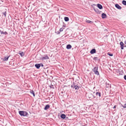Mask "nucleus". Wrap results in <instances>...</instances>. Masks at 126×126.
<instances>
[{
	"mask_svg": "<svg viewBox=\"0 0 126 126\" xmlns=\"http://www.w3.org/2000/svg\"><path fill=\"white\" fill-rule=\"evenodd\" d=\"M6 11L4 12L3 13V14L4 15V16L5 17H6Z\"/></svg>",
	"mask_w": 126,
	"mask_h": 126,
	"instance_id": "b1692460",
	"label": "nucleus"
},
{
	"mask_svg": "<svg viewBox=\"0 0 126 126\" xmlns=\"http://www.w3.org/2000/svg\"><path fill=\"white\" fill-rule=\"evenodd\" d=\"M96 95L97 96H98L99 97H100L101 96V94L100 92H96Z\"/></svg>",
	"mask_w": 126,
	"mask_h": 126,
	"instance_id": "6e6552de",
	"label": "nucleus"
},
{
	"mask_svg": "<svg viewBox=\"0 0 126 126\" xmlns=\"http://www.w3.org/2000/svg\"><path fill=\"white\" fill-rule=\"evenodd\" d=\"M50 107L49 106V105H47L45 107L44 109L45 110H47Z\"/></svg>",
	"mask_w": 126,
	"mask_h": 126,
	"instance_id": "9b49d317",
	"label": "nucleus"
},
{
	"mask_svg": "<svg viewBox=\"0 0 126 126\" xmlns=\"http://www.w3.org/2000/svg\"><path fill=\"white\" fill-rule=\"evenodd\" d=\"M94 9L96 12H97L98 11V10L97 9Z\"/></svg>",
	"mask_w": 126,
	"mask_h": 126,
	"instance_id": "bb28decb",
	"label": "nucleus"
},
{
	"mask_svg": "<svg viewBox=\"0 0 126 126\" xmlns=\"http://www.w3.org/2000/svg\"><path fill=\"white\" fill-rule=\"evenodd\" d=\"M124 43L125 44H126V41H125Z\"/></svg>",
	"mask_w": 126,
	"mask_h": 126,
	"instance_id": "2f4dec72",
	"label": "nucleus"
},
{
	"mask_svg": "<svg viewBox=\"0 0 126 126\" xmlns=\"http://www.w3.org/2000/svg\"><path fill=\"white\" fill-rule=\"evenodd\" d=\"M121 105L124 108H126V102L124 105H123L122 104H121Z\"/></svg>",
	"mask_w": 126,
	"mask_h": 126,
	"instance_id": "412c9836",
	"label": "nucleus"
},
{
	"mask_svg": "<svg viewBox=\"0 0 126 126\" xmlns=\"http://www.w3.org/2000/svg\"><path fill=\"white\" fill-rule=\"evenodd\" d=\"M122 3L124 5H126V1L124 0H123L122 2Z\"/></svg>",
	"mask_w": 126,
	"mask_h": 126,
	"instance_id": "aec40b11",
	"label": "nucleus"
},
{
	"mask_svg": "<svg viewBox=\"0 0 126 126\" xmlns=\"http://www.w3.org/2000/svg\"><path fill=\"white\" fill-rule=\"evenodd\" d=\"M61 117L63 119H65L66 117L65 115L64 114H62L61 115Z\"/></svg>",
	"mask_w": 126,
	"mask_h": 126,
	"instance_id": "2eb2a0df",
	"label": "nucleus"
},
{
	"mask_svg": "<svg viewBox=\"0 0 126 126\" xmlns=\"http://www.w3.org/2000/svg\"><path fill=\"white\" fill-rule=\"evenodd\" d=\"M49 58L48 56L46 55H45L44 57H42L43 60L48 59Z\"/></svg>",
	"mask_w": 126,
	"mask_h": 126,
	"instance_id": "1a4fd4ad",
	"label": "nucleus"
},
{
	"mask_svg": "<svg viewBox=\"0 0 126 126\" xmlns=\"http://www.w3.org/2000/svg\"><path fill=\"white\" fill-rule=\"evenodd\" d=\"M63 28H61L60 29V32H62L63 30Z\"/></svg>",
	"mask_w": 126,
	"mask_h": 126,
	"instance_id": "a878e982",
	"label": "nucleus"
},
{
	"mask_svg": "<svg viewBox=\"0 0 126 126\" xmlns=\"http://www.w3.org/2000/svg\"><path fill=\"white\" fill-rule=\"evenodd\" d=\"M30 92L31 94H32L34 96H35L34 92L33 91H31Z\"/></svg>",
	"mask_w": 126,
	"mask_h": 126,
	"instance_id": "4be33fe9",
	"label": "nucleus"
},
{
	"mask_svg": "<svg viewBox=\"0 0 126 126\" xmlns=\"http://www.w3.org/2000/svg\"><path fill=\"white\" fill-rule=\"evenodd\" d=\"M10 57V56L7 57H5L3 59V61H7L8 59Z\"/></svg>",
	"mask_w": 126,
	"mask_h": 126,
	"instance_id": "f8f14e48",
	"label": "nucleus"
},
{
	"mask_svg": "<svg viewBox=\"0 0 126 126\" xmlns=\"http://www.w3.org/2000/svg\"><path fill=\"white\" fill-rule=\"evenodd\" d=\"M75 86L74 85H72L71 86V87L73 88H74V86Z\"/></svg>",
	"mask_w": 126,
	"mask_h": 126,
	"instance_id": "cd10ccee",
	"label": "nucleus"
},
{
	"mask_svg": "<svg viewBox=\"0 0 126 126\" xmlns=\"http://www.w3.org/2000/svg\"><path fill=\"white\" fill-rule=\"evenodd\" d=\"M35 66L37 69H39L41 66V64L37 63L35 65Z\"/></svg>",
	"mask_w": 126,
	"mask_h": 126,
	"instance_id": "7ed1b4c3",
	"label": "nucleus"
},
{
	"mask_svg": "<svg viewBox=\"0 0 126 126\" xmlns=\"http://www.w3.org/2000/svg\"><path fill=\"white\" fill-rule=\"evenodd\" d=\"M106 16V15L104 13H103L102 14V18H105Z\"/></svg>",
	"mask_w": 126,
	"mask_h": 126,
	"instance_id": "ddd939ff",
	"label": "nucleus"
},
{
	"mask_svg": "<svg viewBox=\"0 0 126 126\" xmlns=\"http://www.w3.org/2000/svg\"><path fill=\"white\" fill-rule=\"evenodd\" d=\"M97 6L100 9H101L103 8L102 5L100 4H97Z\"/></svg>",
	"mask_w": 126,
	"mask_h": 126,
	"instance_id": "9d476101",
	"label": "nucleus"
},
{
	"mask_svg": "<svg viewBox=\"0 0 126 126\" xmlns=\"http://www.w3.org/2000/svg\"><path fill=\"white\" fill-rule=\"evenodd\" d=\"M120 45L121 46V48L122 49H124V44L122 42H121L120 43Z\"/></svg>",
	"mask_w": 126,
	"mask_h": 126,
	"instance_id": "f03ea898",
	"label": "nucleus"
},
{
	"mask_svg": "<svg viewBox=\"0 0 126 126\" xmlns=\"http://www.w3.org/2000/svg\"><path fill=\"white\" fill-rule=\"evenodd\" d=\"M19 113L21 116H24V111H19Z\"/></svg>",
	"mask_w": 126,
	"mask_h": 126,
	"instance_id": "20e7f679",
	"label": "nucleus"
},
{
	"mask_svg": "<svg viewBox=\"0 0 126 126\" xmlns=\"http://www.w3.org/2000/svg\"><path fill=\"white\" fill-rule=\"evenodd\" d=\"M64 20L66 21H67L69 20V18L67 17H65L64 18Z\"/></svg>",
	"mask_w": 126,
	"mask_h": 126,
	"instance_id": "f3484780",
	"label": "nucleus"
},
{
	"mask_svg": "<svg viewBox=\"0 0 126 126\" xmlns=\"http://www.w3.org/2000/svg\"><path fill=\"white\" fill-rule=\"evenodd\" d=\"M96 52V50L95 49H92L90 51V53L91 54H93L95 53Z\"/></svg>",
	"mask_w": 126,
	"mask_h": 126,
	"instance_id": "0eeeda50",
	"label": "nucleus"
},
{
	"mask_svg": "<svg viewBox=\"0 0 126 126\" xmlns=\"http://www.w3.org/2000/svg\"><path fill=\"white\" fill-rule=\"evenodd\" d=\"M124 79L126 80V75L124 76Z\"/></svg>",
	"mask_w": 126,
	"mask_h": 126,
	"instance_id": "c85d7f7f",
	"label": "nucleus"
},
{
	"mask_svg": "<svg viewBox=\"0 0 126 126\" xmlns=\"http://www.w3.org/2000/svg\"><path fill=\"white\" fill-rule=\"evenodd\" d=\"M19 54L22 57L24 56V53L23 52H21L19 51Z\"/></svg>",
	"mask_w": 126,
	"mask_h": 126,
	"instance_id": "4468645a",
	"label": "nucleus"
},
{
	"mask_svg": "<svg viewBox=\"0 0 126 126\" xmlns=\"http://www.w3.org/2000/svg\"><path fill=\"white\" fill-rule=\"evenodd\" d=\"M74 88H75V89L78 90L79 89V87L77 85H75Z\"/></svg>",
	"mask_w": 126,
	"mask_h": 126,
	"instance_id": "a211bd4d",
	"label": "nucleus"
},
{
	"mask_svg": "<svg viewBox=\"0 0 126 126\" xmlns=\"http://www.w3.org/2000/svg\"><path fill=\"white\" fill-rule=\"evenodd\" d=\"M98 68L97 67H95L92 70L95 74L97 75H99V73L97 70Z\"/></svg>",
	"mask_w": 126,
	"mask_h": 126,
	"instance_id": "f257e3e1",
	"label": "nucleus"
},
{
	"mask_svg": "<svg viewBox=\"0 0 126 126\" xmlns=\"http://www.w3.org/2000/svg\"><path fill=\"white\" fill-rule=\"evenodd\" d=\"M93 97H94V98H95V96H94V95H93Z\"/></svg>",
	"mask_w": 126,
	"mask_h": 126,
	"instance_id": "473e14b6",
	"label": "nucleus"
},
{
	"mask_svg": "<svg viewBox=\"0 0 126 126\" xmlns=\"http://www.w3.org/2000/svg\"><path fill=\"white\" fill-rule=\"evenodd\" d=\"M0 32L1 34H4L5 35H6L8 34L7 32H3V31H2L1 30H0Z\"/></svg>",
	"mask_w": 126,
	"mask_h": 126,
	"instance_id": "423d86ee",
	"label": "nucleus"
},
{
	"mask_svg": "<svg viewBox=\"0 0 126 126\" xmlns=\"http://www.w3.org/2000/svg\"><path fill=\"white\" fill-rule=\"evenodd\" d=\"M41 64V66L42 67H43L44 65H43V64Z\"/></svg>",
	"mask_w": 126,
	"mask_h": 126,
	"instance_id": "c756f323",
	"label": "nucleus"
},
{
	"mask_svg": "<svg viewBox=\"0 0 126 126\" xmlns=\"http://www.w3.org/2000/svg\"><path fill=\"white\" fill-rule=\"evenodd\" d=\"M108 54L110 56H112L113 55L112 54H110V53H108Z\"/></svg>",
	"mask_w": 126,
	"mask_h": 126,
	"instance_id": "393cba45",
	"label": "nucleus"
},
{
	"mask_svg": "<svg viewBox=\"0 0 126 126\" xmlns=\"http://www.w3.org/2000/svg\"><path fill=\"white\" fill-rule=\"evenodd\" d=\"M72 47L70 45H68L67 46L66 48L68 49L71 48Z\"/></svg>",
	"mask_w": 126,
	"mask_h": 126,
	"instance_id": "dca6fc26",
	"label": "nucleus"
},
{
	"mask_svg": "<svg viewBox=\"0 0 126 126\" xmlns=\"http://www.w3.org/2000/svg\"><path fill=\"white\" fill-rule=\"evenodd\" d=\"M115 6L116 8L119 10L121 9V7L118 4H116L115 5Z\"/></svg>",
	"mask_w": 126,
	"mask_h": 126,
	"instance_id": "39448f33",
	"label": "nucleus"
},
{
	"mask_svg": "<svg viewBox=\"0 0 126 126\" xmlns=\"http://www.w3.org/2000/svg\"><path fill=\"white\" fill-rule=\"evenodd\" d=\"M28 115V113L24 111V117L25 116H27Z\"/></svg>",
	"mask_w": 126,
	"mask_h": 126,
	"instance_id": "6ab92c4d",
	"label": "nucleus"
},
{
	"mask_svg": "<svg viewBox=\"0 0 126 126\" xmlns=\"http://www.w3.org/2000/svg\"><path fill=\"white\" fill-rule=\"evenodd\" d=\"M116 106H114V107H113V108L114 109H115V108H116Z\"/></svg>",
	"mask_w": 126,
	"mask_h": 126,
	"instance_id": "7c9ffc66",
	"label": "nucleus"
},
{
	"mask_svg": "<svg viewBox=\"0 0 126 126\" xmlns=\"http://www.w3.org/2000/svg\"><path fill=\"white\" fill-rule=\"evenodd\" d=\"M86 22L88 23H90L91 22H93L90 20H86Z\"/></svg>",
	"mask_w": 126,
	"mask_h": 126,
	"instance_id": "5701e85b",
	"label": "nucleus"
}]
</instances>
